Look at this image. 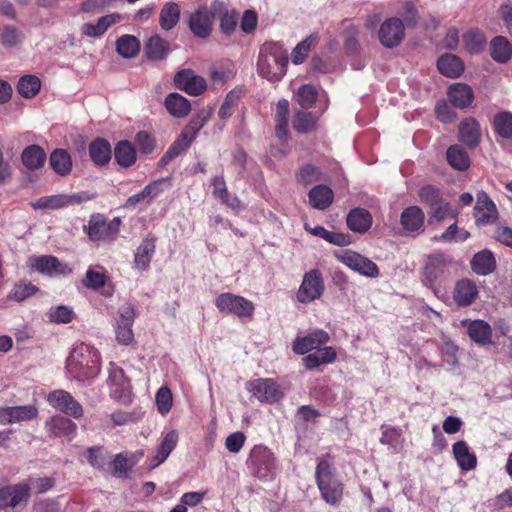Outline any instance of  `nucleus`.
<instances>
[{
	"label": "nucleus",
	"instance_id": "34",
	"mask_svg": "<svg viewBox=\"0 0 512 512\" xmlns=\"http://www.w3.org/2000/svg\"><path fill=\"white\" fill-rule=\"evenodd\" d=\"M155 241L154 237H146L137 248L134 256V262L135 267L138 270L143 271L149 267L151 259L155 253Z\"/></svg>",
	"mask_w": 512,
	"mask_h": 512
},
{
	"label": "nucleus",
	"instance_id": "42",
	"mask_svg": "<svg viewBox=\"0 0 512 512\" xmlns=\"http://www.w3.org/2000/svg\"><path fill=\"white\" fill-rule=\"evenodd\" d=\"M114 157L122 168H129L136 162V152L128 141H120L114 149Z\"/></svg>",
	"mask_w": 512,
	"mask_h": 512
},
{
	"label": "nucleus",
	"instance_id": "32",
	"mask_svg": "<svg viewBox=\"0 0 512 512\" xmlns=\"http://www.w3.org/2000/svg\"><path fill=\"white\" fill-rule=\"evenodd\" d=\"M424 213L417 206H410L403 210L400 222L403 229L407 232H416L424 226Z\"/></svg>",
	"mask_w": 512,
	"mask_h": 512
},
{
	"label": "nucleus",
	"instance_id": "47",
	"mask_svg": "<svg viewBox=\"0 0 512 512\" xmlns=\"http://www.w3.org/2000/svg\"><path fill=\"white\" fill-rule=\"evenodd\" d=\"M139 49V40L132 35H123L116 42V50L124 58H133L139 53Z\"/></svg>",
	"mask_w": 512,
	"mask_h": 512
},
{
	"label": "nucleus",
	"instance_id": "62",
	"mask_svg": "<svg viewBox=\"0 0 512 512\" xmlns=\"http://www.w3.org/2000/svg\"><path fill=\"white\" fill-rule=\"evenodd\" d=\"M276 128H287L289 122V102L281 99L275 109Z\"/></svg>",
	"mask_w": 512,
	"mask_h": 512
},
{
	"label": "nucleus",
	"instance_id": "1",
	"mask_svg": "<svg viewBox=\"0 0 512 512\" xmlns=\"http://www.w3.org/2000/svg\"><path fill=\"white\" fill-rule=\"evenodd\" d=\"M100 370L101 355L94 346L80 343L73 347L66 362L69 377L84 382L97 377Z\"/></svg>",
	"mask_w": 512,
	"mask_h": 512
},
{
	"label": "nucleus",
	"instance_id": "45",
	"mask_svg": "<svg viewBox=\"0 0 512 512\" xmlns=\"http://www.w3.org/2000/svg\"><path fill=\"white\" fill-rule=\"evenodd\" d=\"M50 165L60 176L68 175L72 170L70 155L63 149H56L50 155Z\"/></svg>",
	"mask_w": 512,
	"mask_h": 512
},
{
	"label": "nucleus",
	"instance_id": "55",
	"mask_svg": "<svg viewBox=\"0 0 512 512\" xmlns=\"http://www.w3.org/2000/svg\"><path fill=\"white\" fill-rule=\"evenodd\" d=\"M342 27L344 29L345 49L351 53L356 52L358 49L357 36L359 33L357 27L350 20H344Z\"/></svg>",
	"mask_w": 512,
	"mask_h": 512
},
{
	"label": "nucleus",
	"instance_id": "2",
	"mask_svg": "<svg viewBox=\"0 0 512 512\" xmlns=\"http://www.w3.org/2000/svg\"><path fill=\"white\" fill-rule=\"evenodd\" d=\"M287 52L278 42H266L261 47L258 57V72L269 81L280 80L286 73Z\"/></svg>",
	"mask_w": 512,
	"mask_h": 512
},
{
	"label": "nucleus",
	"instance_id": "39",
	"mask_svg": "<svg viewBox=\"0 0 512 512\" xmlns=\"http://www.w3.org/2000/svg\"><path fill=\"white\" fill-rule=\"evenodd\" d=\"M496 262L489 250H482L474 255L471 260L472 270L479 275H488L495 269Z\"/></svg>",
	"mask_w": 512,
	"mask_h": 512
},
{
	"label": "nucleus",
	"instance_id": "48",
	"mask_svg": "<svg viewBox=\"0 0 512 512\" xmlns=\"http://www.w3.org/2000/svg\"><path fill=\"white\" fill-rule=\"evenodd\" d=\"M84 230L91 240L98 241L105 239L108 234L109 226L102 217L92 216L88 224L84 226Z\"/></svg>",
	"mask_w": 512,
	"mask_h": 512
},
{
	"label": "nucleus",
	"instance_id": "33",
	"mask_svg": "<svg viewBox=\"0 0 512 512\" xmlns=\"http://www.w3.org/2000/svg\"><path fill=\"white\" fill-rule=\"evenodd\" d=\"M308 198L314 209L325 210L332 204L334 192L329 186L317 185L310 190Z\"/></svg>",
	"mask_w": 512,
	"mask_h": 512
},
{
	"label": "nucleus",
	"instance_id": "26",
	"mask_svg": "<svg viewBox=\"0 0 512 512\" xmlns=\"http://www.w3.org/2000/svg\"><path fill=\"white\" fill-rule=\"evenodd\" d=\"M478 296V289L475 283L469 279H462L455 285L453 298L460 306H468Z\"/></svg>",
	"mask_w": 512,
	"mask_h": 512
},
{
	"label": "nucleus",
	"instance_id": "29",
	"mask_svg": "<svg viewBox=\"0 0 512 512\" xmlns=\"http://www.w3.org/2000/svg\"><path fill=\"white\" fill-rule=\"evenodd\" d=\"M439 72L449 78H457L464 72V63L456 55L444 54L437 61Z\"/></svg>",
	"mask_w": 512,
	"mask_h": 512
},
{
	"label": "nucleus",
	"instance_id": "61",
	"mask_svg": "<svg viewBox=\"0 0 512 512\" xmlns=\"http://www.w3.org/2000/svg\"><path fill=\"white\" fill-rule=\"evenodd\" d=\"M117 0H86L81 4L80 10L88 14H97L105 8L111 7Z\"/></svg>",
	"mask_w": 512,
	"mask_h": 512
},
{
	"label": "nucleus",
	"instance_id": "46",
	"mask_svg": "<svg viewBox=\"0 0 512 512\" xmlns=\"http://www.w3.org/2000/svg\"><path fill=\"white\" fill-rule=\"evenodd\" d=\"M446 158L449 165L459 171L466 170L470 165L468 154L459 145L449 147Z\"/></svg>",
	"mask_w": 512,
	"mask_h": 512
},
{
	"label": "nucleus",
	"instance_id": "43",
	"mask_svg": "<svg viewBox=\"0 0 512 512\" xmlns=\"http://www.w3.org/2000/svg\"><path fill=\"white\" fill-rule=\"evenodd\" d=\"M490 55L499 63L507 62L512 55V47L508 40L503 36L493 38L490 42Z\"/></svg>",
	"mask_w": 512,
	"mask_h": 512
},
{
	"label": "nucleus",
	"instance_id": "17",
	"mask_svg": "<svg viewBox=\"0 0 512 512\" xmlns=\"http://www.w3.org/2000/svg\"><path fill=\"white\" fill-rule=\"evenodd\" d=\"M498 217L495 204L487 195L481 191L477 194L476 205L474 207V218L477 225L493 224Z\"/></svg>",
	"mask_w": 512,
	"mask_h": 512
},
{
	"label": "nucleus",
	"instance_id": "15",
	"mask_svg": "<svg viewBox=\"0 0 512 512\" xmlns=\"http://www.w3.org/2000/svg\"><path fill=\"white\" fill-rule=\"evenodd\" d=\"M404 38V24L399 18L387 19L379 29V40L386 48L398 46Z\"/></svg>",
	"mask_w": 512,
	"mask_h": 512
},
{
	"label": "nucleus",
	"instance_id": "18",
	"mask_svg": "<svg viewBox=\"0 0 512 512\" xmlns=\"http://www.w3.org/2000/svg\"><path fill=\"white\" fill-rule=\"evenodd\" d=\"M445 267L446 260L443 255L435 254L429 256L421 272L424 285L433 288L435 283L443 277Z\"/></svg>",
	"mask_w": 512,
	"mask_h": 512
},
{
	"label": "nucleus",
	"instance_id": "60",
	"mask_svg": "<svg viewBox=\"0 0 512 512\" xmlns=\"http://www.w3.org/2000/svg\"><path fill=\"white\" fill-rule=\"evenodd\" d=\"M380 442L393 449H397L401 443V433L398 429L390 426H382Z\"/></svg>",
	"mask_w": 512,
	"mask_h": 512
},
{
	"label": "nucleus",
	"instance_id": "41",
	"mask_svg": "<svg viewBox=\"0 0 512 512\" xmlns=\"http://www.w3.org/2000/svg\"><path fill=\"white\" fill-rule=\"evenodd\" d=\"M165 107L168 112L175 117H184L191 109L189 101L178 93H170L167 95Z\"/></svg>",
	"mask_w": 512,
	"mask_h": 512
},
{
	"label": "nucleus",
	"instance_id": "31",
	"mask_svg": "<svg viewBox=\"0 0 512 512\" xmlns=\"http://www.w3.org/2000/svg\"><path fill=\"white\" fill-rule=\"evenodd\" d=\"M450 102L458 108L469 107L473 102V91L464 83H455L448 90Z\"/></svg>",
	"mask_w": 512,
	"mask_h": 512
},
{
	"label": "nucleus",
	"instance_id": "7",
	"mask_svg": "<svg viewBox=\"0 0 512 512\" xmlns=\"http://www.w3.org/2000/svg\"><path fill=\"white\" fill-rule=\"evenodd\" d=\"M90 196L87 193H73V194H57L51 196L41 197L31 203L35 210L48 209L56 210L80 204L88 201Z\"/></svg>",
	"mask_w": 512,
	"mask_h": 512
},
{
	"label": "nucleus",
	"instance_id": "5",
	"mask_svg": "<svg viewBox=\"0 0 512 512\" xmlns=\"http://www.w3.org/2000/svg\"><path fill=\"white\" fill-rule=\"evenodd\" d=\"M336 258L342 264L351 270L368 278H377L379 276L378 266L367 257L351 250L337 253Z\"/></svg>",
	"mask_w": 512,
	"mask_h": 512
},
{
	"label": "nucleus",
	"instance_id": "36",
	"mask_svg": "<svg viewBox=\"0 0 512 512\" xmlns=\"http://www.w3.org/2000/svg\"><path fill=\"white\" fill-rule=\"evenodd\" d=\"M180 6L170 1L163 5L159 13V25L165 31H170L179 23Z\"/></svg>",
	"mask_w": 512,
	"mask_h": 512
},
{
	"label": "nucleus",
	"instance_id": "25",
	"mask_svg": "<svg viewBox=\"0 0 512 512\" xmlns=\"http://www.w3.org/2000/svg\"><path fill=\"white\" fill-rule=\"evenodd\" d=\"M121 20L122 16L119 13L108 14L100 17L95 24H83L81 27V32L83 35L88 37H100L108 30L109 27L120 22Z\"/></svg>",
	"mask_w": 512,
	"mask_h": 512
},
{
	"label": "nucleus",
	"instance_id": "10",
	"mask_svg": "<svg viewBox=\"0 0 512 512\" xmlns=\"http://www.w3.org/2000/svg\"><path fill=\"white\" fill-rule=\"evenodd\" d=\"M136 317L134 307L125 304L119 309V317L115 322V334L117 341L122 345H130L134 341L132 326Z\"/></svg>",
	"mask_w": 512,
	"mask_h": 512
},
{
	"label": "nucleus",
	"instance_id": "49",
	"mask_svg": "<svg viewBox=\"0 0 512 512\" xmlns=\"http://www.w3.org/2000/svg\"><path fill=\"white\" fill-rule=\"evenodd\" d=\"M41 88V82L38 77L34 75H25L20 78L17 91L24 98L34 97Z\"/></svg>",
	"mask_w": 512,
	"mask_h": 512
},
{
	"label": "nucleus",
	"instance_id": "4",
	"mask_svg": "<svg viewBox=\"0 0 512 512\" xmlns=\"http://www.w3.org/2000/svg\"><path fill=\"white\" fill-rule=\"evenodd\" d=\"M316 480L323 499L331 504H337L342 497L340 482L332 477L329 463L321 460L316 468Z\"/></svg>",
	"mask_w": 512,
	"mask_h": 512
},
{
	"label": "nucleus",
	"instance_id": "51",
	"mask_svg": "<svg viewBox=\"0 0 512 512\" xmlns=\"http://www.w3.org/2000/svg\"><path fill=\"white\" fill-rule=\"evenodd\" d=\"M50 322L56 324L70 323L74 318V311L66 305L51 307L47 313Z\"/></svg>",
	"mask_w": 512,
	"mask_h": 512
},
{
	"label": "nucleus",
	"instance_id": "6",
	"mask_svg": "<svg viewBox=\"0 0 512 512\" xmlns=\"http://www.w3.org/2000/svg\"><path fill=\"white\" fill-rule=\"evenodd\" d=\"M27 266L35 272L50 277L66 275L72 269L66 264L51 255L31 256L27 260Z\"/></svg>",
	"mask_w": 512,
	"mask_h": 512
},
{
	"label": "nucleus",
	"instance_id": "58",
	"mask_svg": "<svg viewBox=\"0 0 512 512\" xmlns=\"http://www.w3.org/2000/svg\"><path fill=\"white\" fill-rule=\"evenodd\" d=\"M155 400L160 414L165 415L171 410L173 405V396L168 387H160L156 393Z\"/></svg>",
	"mask_w": 512,
	"mask_h": 512
},
{
	"label": "nucleus",
	"instance_id": "56",
	"mask_svg": "<svg viewBox=\"0 0 512 512\" xmlns=\"http://www.w3.org/2000/svg\"><path fill=\"white\" fill-rule=\"evenodd\" d=\"M315 41L316 37L314 35H310L298 43L292 51V62L296 65L303 63Z\"/></svg>",
	"mask_w": 512,
	"mask_h": 512
},
{
	"label": "nucleus",
	"instance_id": "37",
	"mask_svg": "<svg viewBox=\"0 0 512 512\" xmlns=\"http://www.w3.org/2000/svg\"><path fill=\"white\" fill-rule=\"evenodd\" d=\"M347 225L354 232L364 233L372 225V216L366 209H353L347 216Z\"/></svg>",
	"mask_w": 512,
	"mask_h": 512
},
{
	"label": "nucleus",
	"instance_id": "57",
	"mask_svg": "<svg viewBox=\"0 0 512 512\" xmlns=\"http://www.w3.org/2000/svg\"><path fill=\"white\" fill-rule=\"evenodd\" d=\"M106 275L102 267H93L87 270L84 284L88 288L99 289L105 284Z\"/></svg>",
	"mask_w": 512,
	"mask_h": 512
},
{
	"label": "nucleus",
	"instance_id": "12",
	"mask_svg": "<svg viewBox=\"0 0 512 512\" xmlns=\"http://www.w3.org/2000/svg\"><path fill=\"white\" fill-rule=\"evenodd\" d=\"M175 86L190 96H199L207 89L206 80L192 69H182L174 76Z\"/></svg>",
	"mask_w": 512,
	"mask_h": 512
},
{
	"label": "nucleus",
	"instance_id": "24",
	"mask_svg": "<svg viewBox=\"0 0 512 512\" xmlns=\"http://www.w3.org/2000/svg\"><path fill=\"white\" fill-rule=\"evenodd\" d=\"M463 324L467 327L469 337L480 345H487L491 343L492 328L484 320H466Z\"/></svg>",
	"mask_w": 512,
	"mask_h": 512
},
{
	"label": "nucleus",
	"instance_id": "40",
	"mask_svg": "<svg viewBox=\"0 0 512 512\" xmlns=\"http://www.w3.org/2000/svg\"><path fill=\"white\" fill-rule=\"evenodd\" d=\"M89 155L94 164L98 166L106 165L111 159L110 144L103 139L93 141L89 146Z\"/></svg>",
	"mask_w": 512,
	"mask_h": 512
},
{
	"label": "nucleus",
	"instance_id": "9",
	"mask_svg": "<svg viewBox=\"0 0 512 512\" xmlns=\"http://www.w3.org/2000/svg\"><path fill=\"white\" fill-rule=\"evenodd\" d=\"M324 283L319 271L311 270L304 274L302 283L297 292V300L300 303L312 302L322 295Z\"/></svg>",
	"mask_w": 512,
	"mask_h": 512
},
{
	"label": "nucleus",
	"instance_id": "19",
	"mask_svg": "<svg viewBox=\"0 0 512 512\" xmlns=\"http://www.w3.org/2000/svg\"><path fill=\"white\" fill-rule=\"evenodd\" d=\"M108 385L114 398L123 400L128 398L131 390L130 381L124 371L114 363L109 364Z\"/></svg>",
	"mask_w": 512,
	"mask_h": 512
},
{
	"label": "nucleus",
	"instance_id": "16",
	"mask_svg": "<svg viewBox=\"0 0 512 512\" xmlns=\"http://www.w3.org/2000/svg\"><path fill=\"white\" fill-rule=\"evenodd\" d=\"M191 32L198 38H208L212 32L213 14L206 6H200L188 20Z\"/></svg>",
	"mask_w": 512,
	"mask_h": 512
},
{
	"label": "nucleus",
	"instance_id": "13",
	"mask_svg": "<svg viewBox=\"0 0 512 512\" xmlns=\"http://www.w3.org/2000/svg\"><path fill=\"white\" fill-rule=\"evenodd\" d=\"M48 403L56 410L76 419L82 417L83 408L74 397L65 390H54L47 396Z\"/></svg>",
	"mask_w": 512,
	"mask_h": 512
},
{
	"label": "nucleus",
	"instance_id": "35",
	"mask_svg": "<svg viewBox=\"0 0 512 512\" xmlns=\"http://www.w3.org/2000/svg\"><path fill=\"white\" fill-rule=\"evenodd\" d=\"M196 137V130H183L180 137L171 145L161 159V165H167L172 159L184 151Z\"/></svg>",
	"mask_w": 512,
	"mask_h": 512
},
{
	"label": "nucleus",
	"instance_id": "8",
	"mask_svg": "<svg viewBox=\"0 0 512 512\" xmlns=\"http://www.w3.org/2000/svg\"><path fill=\"white\" fill-rule=\"evenodd\" d=\"M247 390L261 402L274 403L283 397V392L273 379H255L246 384Z\"/></svg>",
	"mask_w": 512,
	"mask_h": 512
},
{
	"label": "nucleus",
	"instance_id": "11",
	"mask_svg": "<svg viewBox=\"0 0 512 512\" xmlns=\"http://www.w3.org/2000/svg\"><path fill=\"white\" fill-rule=\"evenodd\" d=\"M253 472L262 479L272 475L274 469L273 453L264 446H255L247 461Z\"/></svg>",
	"mask_w": 512,
	"mask_h": 512
},
{
	"label": "nucleus",
	"instance_id": "64",
	"mask_svg": "<svg viewBox=\"0 0 512 512\" xmlns=\"http://www.w3.org/2000/svg\"><path fill=\"white\" fill-rule=\"evenodd\" d=\"M87 460L93 467L102 469L106 464V456L102 447H90L87 450Z\"/></svg>",
	"mask_w": 512,
	"mask_h": 512
},
{
	"label": "nucleus",
	"instance_id": "20",
	"mask_svg": "<svg viewBox=\"0 0 512 512\" xmlns=\"http://www.w3.org/2000/svg\"><path fill=\"white\" fill-rule=\"evenodd\" d=\"M29 496V488L25 484H17L1 488L0 509L15 508L21 504H25Z\"/></svg>",
	"mask_w": 512,
	"mask_h": 512
},
{
	"label": "nucleus",
	"instance_id": "22",
	"mask_svg": "<svg viewBox=\"0 0 512 512\" xmlns=\"http://www.w3.org/2000/svg\"><path fill=\"white\" fill-rule=\"evenodd\" d=\"M49 432L56 437H64L71 441L76 436L77 426L64 416H54L46 422Z\"/></svg>",
	"mask_w": 512,
	"mask_h": 512
},
{
	"label": "nucleus",
	"instance_id": "44",
	"mask_svg": "<svg viewBox=\"0 0 512 512\" xmlns=\"http://www.w3.org/2000/svg\"><path fill=\"white\" fill-rule=\"evenodd\" d=\"M21 158L24 166L33 170L41 168L44 165L46 154L41 147L31 145L24 149Z\"/></svg>",
	"mask_w": 512,
	"mask_h": 512
},
{
	"label": "nucleus",
	"instance_id": "30",
	"mask_svg": "<svg viewBox=\"0 0 512 512\" xmlns=\"http://www.w3.org/2000/svg\"><path fill=\"white\" fill-rule=\"evenodd\" d=\"M336 351L331 346L319 347L315 352L303 358V364L307 369H315L323 364L333 363L336 359Z\"/></svg>",
	"mask_w": 512,
	"mask_h": 512
},
{
	"label": "nucleus",
	"instance_id": "28",
	"mask_svg": "<svg viewBox=\"0 0 512 512\" xmlns=\"http://www.w3.org/2000/svg\"><path fill=\"white\" fill-rule=\"evenodd\" d=\"M454 458L461 470L471 471L477 465V458L464 441H457L452 446Z\"/></svg>",
	"mask_w": 512,
	"mask_h": 512
},
{
	"label": "nucleus",
	"instance_id": "52",
	"mask_svg": "<svg viewBox=\"0 0 512 512\" xmlns=\"http://www.w3.org/2000/svg\"><path fill=\"white\" fill-rule=\"evenodd\" d=\"M37 291L38 288L35 285L21 281L13 286L12 290L8 294V299L23 302L27 298L33 296Z\"/></svg>",
	"mask_w": 512,
	"mask_h": 512
},
{
	"label": "nucleus",
	"instance_id": "53",
	"mask_svg": "<svg viewBox=\"0 0 512 512\" xmlns=\"http://www.w3.org/2000/svg\"><path fill=\"white\" fill-rule=\"evenodd\" d=\"M22 40V33L14 26L6 25L0 30V42L6 48L15 47Z\"/></svg>",
	"mask_w": 512,
	"mask_h": 512
},
{
	"label": "nucleus",
	"instance_id": "38",
	"mask_svg": "<svg viewBox=\"0 0 512 512\" xmlns=\"http://www.w3.org/2000/svg\"><path fill=\"white\" fill-rule=\"evenodd\" d=\"M169 52V42L161 38L159 35L151 36L145 45V53L151 60H164Z\"/></svg>",
	"mask_w": 512,
	"mask_h": 512
},
{
	"label": "nucleus",
	"instance_id": "63",
	"mask_svg": "<svg viewBox=\"0 0 512 512\" xmlns=\"http://www.w3.org/2000/svg\"><path fill=\"white\" fill-rule=\"evenodd\" d=\"M136 143L140 152L150 154L155 149V140L146 130H140L136 137Z\"/></svg>",
	"mask_w": 512,
	"mask_h": 512
},
{
	"label": "nucleus",
	"instance_id": "27",
	"mask_svg": "<svg viewBox=\"0 0 512 512\" xmlns=\"http://www.w3.org/2000/svg\"><path fill=\"white\" fill-rule=\"evenodd\" d=\"M142 451L131 454L130 456L119 453L112 462V473L116 477L127 478L133 466L143 457Z\"/></svg>",
	"mask_w": 512,
	"mask_h": 512
},
{
	"label": "nucleus",
	"instance_id": "3",
	"mask_svg": "<svg viewBox=\"0 0 512 512\" xmlns=\"http://www.w3.org/2000/svg\"><path fill=\"white\" fill-rule=\"evenodd\" d=\"M214 303L221 313L239 318H252L255 311V306L250 300L228 292L218 295Z\"/></svg>",
	"mask_w": 512,
	"mask_h": 512
},
{
	"label": "nucleus",
	"instance_id": "21",
	"mask_svg": "<svg viewBox=\"0 0 512 512\" xmlns=\"http://www.w3.org/2000/svg\"><path fill=\"white\" fill-rule=\"evenodd\" d=\"M38 409L35 405L11 406L0 408V424H12L30 421L36 418Z\"/></svg>",
	"mask_w": 512,
	"mask_h": 512
},
{
	"label": "nucleus",
	"instance_id": "23",
	"mask_svg": "<svg viewBox=\"0 0 512 512\" xmlns=\"http://www.w3.org/2000/svg\"><path fill=\"white\" fill-rule=\"evenodd\" d=\"M178 440L179 434L176 430L168 431L158 445L155 456L150 460V467L155 468L162 464L175 449Z\"/></svg>",
	"mask_w": 512,
	"mask_h": 512
},
{
	"label": "nucleus",
	"instance_id": "54",
	"mask_svg": "<svg viewBox=\"0 0 512 512\" xmlns=\"http://www.w3.org/2000/svg\"><path fill=\"white\" fill-rule=\"evenodd\" d=\"M463 42L470 53H478L484 48L486 39L479 31H469L463 35Z\"/></svg>",
	"mask_w": 512,
	"mask_h": 512
},
{
	"label": "nucleus",
	"instance_id": "14",
	"mask_svg": "<svg viewBox=\"0 0 512 512\" xmlns=\"http://www.w3.org/2000/svg\"><path fill=\"white\" fill-rule=\"evenodd\" d=\"M330 340L329 334L322 329H314L306 335L297 336L292 343V350L297 355H305L325 345Z\"/></svg>",
	"mask_w": 512,
	"mask_h": 512
},
{
	"label": "nucleus",
	"instance_id": "59",
	"mask_svg": "<svg viewBox=\"0 0 512 512\" xmlns=\"http://www.w3.org/2000/svg\"><path fill=\"white\" fill-rule=\"evenodd\" d=\"M318 124V116L312 112L299 110L294 113L293 128H312Z\"/></svg>",
	"mask_w": 512,
	"mask_h": 512
},
{
	"label": "nucleus",
	"instance_id": "50",
	"mask_svg": "<svg viewBox=\"0 0 512 512\" xmlns=\"http://www.w3.org/2000/svg\"><path fill=\"white\" fill-rule=\"evenodd\" d=\"M317 95L318 92L313 85L305 84L298 88L295 100L303 109H309L315 104Z\"/></svg>",
	"mask_w": 512,
	"mask_h": 512
}]
</instances>
